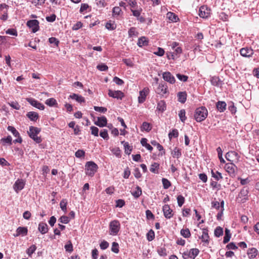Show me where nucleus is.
<instances>
[{"instance_id":"f257e3e1","label":"nucleus","mask_w":259,"mask_h":259,"mask_svg":"<svg viewBox=\"0 0 259 259\" xmlns=\"http://www.w3.org/2000/svg\"><path fill=\"white\" fill-rule=\"evenodd\" d=\"M208 115V111L205 107L197 108L195 111L194 118L197 122H201L205 119Z\"/></svg>"},{"instance_id":"f03ea898","label":"nucleus","mask_w":259,"mask_h":259,"mask_svg":"<svg viewBox=\"0 0 259 259\" xmlns=\"http://www.w3.org/2000/svg\"><path fill=\"white\" fill-rule=\"evenodd\" d=\"M98 166L93 161H88L85 165V174L90 177H93L97 171Z\"/></svg>"},{"instance_id":"7ed1b4c3","label":"nucleus","mask_w":259,"mask_h":259,"mask_svg":"<svg viewBox=\"0 0 259 259\" xmlns=\"http://www.w3.org/2000/svg\"><path fill=\"white\" fill-rule=\"evenodd\" d=\"M40 129L33 126H29V130L28 131V134L30 138L32 139L36 143H40L42 140L40 137L37 135L40 133Z\"/></svg>"},{"instance_id":"20e7f679","label":"nucleus","mask_w":259,"mask_h":259,"mask_svg":"<svg viewBox=\"0 0 259 259\" xmlns=\"http://www.w3.org/2000/svg\"><path fill=\"white\" fill-rule=\"evenodd\" d=\"M155 91L156 94L162 97H166L169 94L168 87L164 82L159 83Z\"/></svg>"},{"instance_id":"39448f33","label":"nucleus","mask_w":259,"mask_h":259,"mask_svg":"<svg viewBox=\"0 0 259 259\" xmlns=\"http://www.w3.org/2000/svg\"><path fill=\"white\" fill-rule=\"evenodd\" d=\"M120 225L117 220L111 221L109 224V234L113 236L116 235L119 231Z\"/></svg>"},{"instance_id":"423d86ee","label":"nucleus","mask_w":259,"mask_h":259,"mask_svg":"<svg viewBox=\"0 0 259 259\" xmlns=\"http://www.w3.org/2000/svg\"><path fill=\"white\" fill-rule=\"evenodd\" d=\"M249 188L244 187L239 193L237 197V201L239 202L244 203L248 199Z\"/></svg>"},{"instance_id":"0eeeda50","label":"nucleus","mask_w":259,"mask_h":259,"mask_svg":"<svg viewBox=\"0 0 259 259\" xmlns=\"http://www.w3.org/2000/svg\"><path fill=\"white\" fill-rule=\"evenodd\" d=\"M211 10L206 6H201L199 10V16L203 19H208L210 17Z\"/></svg>"},{"instance_id":"6e6552de","label":"nucleus","mask_w":259,"mask_h":259,"mask_svg":"<svg viewBox=\"0 0 259 259\" xmlns=\"http://www.w3.org/2000/svg\"><path fill=\"white\" fill-rule=\"evenodd\" d=\"M25 185V181L22 179H17L13 185V189L16 193L22 190Z\"/></svg>"},{"instance_id":"1a4fd4ad","label":"nucleus","mask_w":259,"mask_h":259,"mask_svg":"<svg viewBox=\"0 0 259 259\" xmlns=\"http://www.w3.org/2000/svg\"><path fill=\"white\" fill-rule=\"evenodd\" d=\"M7 129L9 131L11 132L15 137H17V139L13 141L14 143H21L22 142V139L19 133L14 126H8Z\"/></svg>"},{"instance_id":"9d476101","label":"nucleus","mask_w":259,"mask_h":259,"mask_svg":"<svg viewBox=\"0 0 259 259\" xmlns=\"http://www.w3.org/2000/svg\"><path fill=\"white\" fill-rule=\"evenodd\" d=\"M27 26L32 29L33 33L36 32L39 30V22L37 20H30L27 22Z\"/></svg>"},{"instance_id":"9b49d317","label":"nucleus","mask_w":259,"mask_h":259,"mask_svg":"<svg viewBox=\"0 0 259 259\" xmlns=\"http://www.w3.org/2000/svg\"><path fill=\"white\" fill-rule=\"evenodd\" d=\"M225 157L227 160L233 161L234 160H238L240 156L236 152L231 151L226 154Z\"/></svg>"},{"instance_id":"f8f14e48","label":"nucleus","mask_w":259,"mask_h":259,"mask_svg":"<svg viewBox=\"0 0 259 259\" xmlns=\"http://www.w3.org/2000/svg\"><path fill=\"white\" fill-rule=\"evenodd\" d=\"M26 100L31 105L38 109L44 110L45 109V106L33 98H28L26 99Z\"/></svg>"},{"instance_id":"ddd939ff","label":"nucleus","mask_w":259,"mask_h":259,"mask_svg":"<svg viewBox=\"0 0 259 259\" xmlns=\"http://www.w3.org/2000/svg\"><path fill=\"white\" fill-rule=\"evenodd\" d=\"M240 53L244 57L249 58L253 55L254 51L251 48L246 47L241 49Z\"/></svg>"},{"instance_id":"4468645a","label":"nucleus","mask_w":259,"mask_h":259,"mask_svg":"<svg viewBox=\"0 0 259 259\" xmlns=\"http://www.w3.org/2000/svg\"><path fill=\"white\" fill-rule=\"evenodd\" d=\"M109 96L113 98L121 100L124 97V94L120 91H112L111 90H108Z\"/></svg>"},{"instance_id":"2eb2a0df","label":"nucleus","mask_w":259,"mask_h":259,"mask_svg":"<svg viewBox=\"0 0 259 259\" xmlns=\"http://www.w3.org/2000/svg\"><path fill=\"white\" fill-rule=\"evenodd\" d=\"M149 93V89L148 88H144L142 91H140L139 97L138 98L139 103H143L146 100V96Z\"/></svg>"},{"instance_id":"dca6fc26","label":"nucleus","mask_w":259,"mask_h":259,"mask_svg":"<svg viewBox=\"0 0 259 259\" xmlns=\"http://www.w3.org/2000/svg\"><path fill=\"white\" fill-rule=\"evenodd\" d=\"M162 77L165 81L168 82L171 84H174L176 81L175 77L170 72L168 71L163 73Z\"/></svg>"},{"instance_id":"f3484780","label":"nucleus","mask_w":259,"mask_h":259,"mask_svg":"<svg viewBox=\"0 0 259 259\" xmlns=\"http://www.w3.org/2000/svg\"><path fill=\"white\" fill-rule=\"evenodd\" d=\"M95 124L99 127H104L107 125V120L105 116H103L98 117L97 121L95 122Z\"/></svg>"},{"instance_id":"a211bd4d","label":"nucleus","mask_w":259,"mask_h":259,"mask_svg":"<svg viewBox=\"0 0 259 259\" xmlns=\"http://www.w3.org/2000/svg\"><path fill=\"white\" fill-rule=\"evenodd\" d=\"M235 165L232 163L226 164L225 168L230 175H234L235 172Z\"/></svg>"},{"instance_id":"6ab92c4d","label":"nucleus","mask_w":259,"mask_h":259,"mask_svg":"<svg viewBox=\"0 0 259 259\" xmlns=\"http://www.w3.org/2000/svg\"><path fill=\"white\" fill-rule=\"evenodd\" d=\"M148 44L149 40L147 37L142 36L138 39L137 45L139 47H142L144 46H147Z\"/></svg>"},{"instance_id":"aec40b11","label":"nucleus","mask_w":259,"mask_h":259,"mask_svg":"<svg viewBox=\"0 0 259 259\" xmlns=\"http://www.w3.org/2000/svg\"><path fill=\"white\" fill-rule=\"evenodd\" d=\"M224 201H222L221 202V203H220L219 202L214 200L212 201L211 202V207L213 209H219V208H221V210H224Z\"/></svg>"},{"instance_id":"412c9836","label":"nucleus","mask_w":259,"mask_h":259,"mask_svg":"<svg viewBox=\"0 0 259 259\" xmlns=\"http://www.w3.org/2000/svg\"><path fill=\"white\" fill-rule=\"evenodd\" d=\"M26 116L30 120L32 121H36L39 117L38 113L33 111H30L27 112Z\"/></svg>"},{"instance_id":"4be33fe9","label":"nucleus","mask_w":259,"mask_h":259,"mask_svg":"<svg viewBox=\"0 0 259 259\" xmlns=\"http://www.w3.org/2000/svg\"><path fill=\"white\" fill-rule=\"evenodd\" d=\"M202 240V241L205 243L206 244H208L209 243V236L208 234V231L206 229H203L202 230V234L200 238Z\"/></svg>"},{"instance_id":"5701e85b","label":"nucleus","mask_w":259,"mask_h":259,"mask_svg":"<svg viewBox=\"0 0 259 259\" xmlns=\"http://www.w3.org/2000/svg\"><path fill=\"white\" fill-rule=\"evenodd\" d=\"M187 93L186 92H180L178 93V101L184 103L187 99Z\"/></svg>"},{"instance_id":"b1692460","label":"nucleus","mask_w":259,"mask_h":259,"mask_svg":"<svg viewBox=\"0 0 259 259\" xmlns=\"http://www.w3.org/2000/svg\"><path fill=\"white\" fill-rule=\"evenodd\" d=\"M69 98L73 100H76L77 102L80 103L85 102L84 98L82 96L76 94H72V95H70L69 96Z\"/></svg>"},{"instance_id":"393cba45","label":"nucleus","mask_w":259,"mask_h":259,"mask_svg":"<svg viewBox=\"0 0 259 259\" xmlns=\"http://www.w3.org/2000/svg\"><path fill=\"white\" fill-rule=\"evenodd\" d=\"M171 154L174 158H179L182 156V150L176 147L171 151Z\"/></svg>"},{"instance_id":"a878e982","label":"nucleus","mask_w":259,"mask_h":259,"mask_svg":"<svg viewBox=\"0 0 259 259\" xmlns=\"http://www.w3.org/2000/svg\"><path fill=\"white\" fill-rule=\"evenodd\" d=\"M257 250L254 247L249 248L247 251V255L249 258H254L257 254Z\"/></svg>"},{"instance_id":"bb28decb","label":"nucleus","mask_w":259,"mask_h":259,"mask_svg":"<svg viewBox=\"0 0 259 259\" xmlns=\"http://www.w3.org/2000/svg\"><path fill=\"white\" fill-rule=\"evenodd\" d=\"M38 229L39 232L42 234H46L48 231V226L47 224L43 222H41L39 224Z\"/></svg>"},{"instance_id":"cd10ccee","label":"nucleus","mask_w":259,"mask_h":259,"mask_svg":"<svg viewBox=\"0 0 259 259\" xmlns=\"http://www.w3.org/2000/svg\"><path fill=\"white\" fill-rule=\"evenodd\" d=\"M166 105L165 102L163 100H161L157 103V110L161 112H163L166 110Z\"/></svg>"},{"instance_id":"c85d7f7f","label":"nucleus","mask_w":259,"mask_h":259,"mask_svg":"<svg viewBox=\"0 0 259 259\" xmlns=\"http://www.w3.org/2000/svg\"><path fill=\"white\" fill-rule=\"evenodd\" d=\"M212 85L219 87L221 84V81L218 76H212L210 80Z\"/></svg>"},{"instance_id":"c756f323","label":"nucleus","mask_w":259,"mask_h":259,"mask_svg":"<svg viewBox=\"0 0 259 259\" xmlns=\"http://www.w3.org/2000/svg\"><path fill=\"white\" fill-rule=\"evenodd\" d=\"M217 108L221 112H224L226 108V103L224 101H219L217 103Z\"/></svg>"},{"instance_id":"7c9ffc66","label":"nucleus","mask_w":259,"mask_h":259,"mask_svg":"<svg viewBox=\"0 0 259 259\" xmlns=\"http://www.w3.org/2000/svg\"><path fill=\"white\" fill-rule=\"evenodd\" d=\"M132 194L135 198H138L142 194V189L139 186H137L135 189L132 191Z\"/></svg>"},{"instance_id":"2f4dec72","label":"nucleus","mask_w":259,"mask_h":259,"mask_svg":"<svg viewBox=\"0 0 259 259\" xmlns=\"http://www.w3.org/2000/svg\"><path fill=\"white\" fill-rule=\"evenodd\" d=\"M231 237V234L230 230L226 228L225 234V236L224 237L223 243L224 244L228 243L230 241Z\"/></svg>"},{"instance_id":"473e14b6","label":"nucleus","mask_w":259,"mask_h":259,"mask_svg":"<svg viewBox=\"0 0 259 259\" xmlns=\"http://www.w3.org/2000/svg\"><path fill=\"white\" fill-rule=\"evenodd\" d=\"M159 167V164L157 162H154L151 165L150 170L151 172L154 174L158 173V169Z\"/></svg>"},{"instance_id":"72a5a7b5","label":"nucleus","mask_w":259,"mask_h":259,"mask_svg":"<svg viewBox=\"0 0 259 259\" xmlns=\"http://www.w3.org/2000/svg\"><path fill=\"white\" fill-rule=\"evenodd\" d=\"M1 142L3 145H5L7 144L11 145L12 144V138L11 136H8L6 138H2Z\"/></svg>"},{"instance_id":"f704fd0d","label":"nucleus","mask_w":259,"mask_h":259,"mask_svg":"<svg viewBox=\"0 0 259 259\" xmlns=\"http://www.w3.org/2000/svg\"><path fill=\"white\" fill-rule=\"evenodd\" d=\"M179 117L182 122H185L187 119L185 109H181L179 112Z\"/></svg>"},{"instance_id":"c9c22d12","label":"nucleus","mask_w":259,"mask_h":259,"mask_svg":"<svg viewBox=\"0 0 259 259\" xmlns=\"http://www.w3.org/2000/svg\"><path fill=\"white\" fill-rule=\"evenodd\" d=\"M212 177L215 179L217 181H219L223 179V177L221 172L218 171H214L213 170H211Z\"/></svg>"},{"instance_id":"e433bc0d","label":"nucleus","mask_w":259,"mask_h":259,"mask_svg":"<svg viewBox=\"0 0 259 259\" xmlns=\"http://www.w3.org/2000/svg\"><path fill=\"white\" fill-rule=\"evenodd\" d=\"M121 143L123 144L125 153L128 155H130L132 150V148L130 146L128 143L125 142L124 141H122V142H121Z\"/></svg>"},{"instance_id":"4c0bfd02","label":"nucleus","mask_w":259,"mask_h":259,"mask_svg":"<svg viewBox=\"0 0 259 259\" xmlns=\"http://www.w3.org/2000/svg\"><path fill=\"white\" fill-rule=\"evenodd\" d=\"M45 103L50 107L55 106L57 105V102L54 98H50L47 99Z\"/></svg>"},{"instance_id":"58836bf2","label":"nucleus","mask_w":259,"mask_h":259,"mask_svg":"<svg viewBox=\"0 0 259 259\" xmlns=\"http://www.w3.org/2000/svg\"><path fill=\"white\" fill-rule=\"evenodd\" d=\"M167 17L172 22H177L179 20L178 17L175 14L171 12H168L167 14Z\"/></svg>"},{"instance_id":"ea45409f","label":"nucleus","mask_w":259,"mask_h":259,"mask_svg":"<svg viewBox=\"0 0 259 259\" xmlns=\"http://www.w3.org/2000/svg\"><path fill=\"white\" fill-rule=\"evenodd\" d=\"M199 250L197 248H192L190 249L189 253H190V258L194 259L198 254Z\"/></svg>"},{"instance_id":"a19ab883","label":"nucleus","mask_w":259,"mask_h":259,"mask_svg":"<svg viewBox=\"0 0 259 259\" xmlns=\"http://www.w3.org/2000/svg\"><path fill=\"white\" fill-rule=\"evenodd\" d=\"M131 11L133 13V15L137 18L141 15L142 9L141 8H139L137 10L136 9H131Z\"/></svg>"},{"instance_id":"79ce46f5","label":"nucleus","mask_w":259,"mask_h":259,"mask_svg":"<svg viewBox=\"0 0 259 259\" xmlns=\"http://www.w3.org/2000/svg\"><path fill=\"white\" fill-rule=\"evenodd\" d=\"M174 52L171 54V58L175 59V55H178L182 53V49L181 47H178L174 49Z\"/></svg>"},{"instance_id":"37998d69","label":"nucleus","mask_w":259,"mask_h":259,"mask_svg":"<svg viewBox=\"0 0 259 259\" xmlns=\"http://www.w3.org/2000/svg\"><path fill=\"white\" fill-rule=\"evenodd\" d=\"M162 183L163 185V188L165 189H167L170 187L171 186L170 182L166 178L162 179Z\"/></svg>"},{"instance_id":"c03bdc74","label":"nucleus","mask_w":259,"mask_h":259,"mask_svg":"<svg viewBox=\"0 0 259 259\" xmlns=\"http://www.w3.org/2000/svg\"><path fill=\"white\" fill-rule=\"evenodd\" d=\"M214 235L217 237H219L221 236H222L223 234V228L221 227H217L214 230Z\"/></svg>"},{"instance_id":"a18cd8bd","label":"nucleus","mask_w":259,"mask_h":259,"mask_svg":"<svg viewBox=\"0 0 259 259\" xmlns=\"http://www.w3.org/2000/svg\"><path fill=\"white\" fill-rule=\"evenodd\" d=\"M151 130V127L150 123L147 122H144L141 126L142 131H146L147 132H149Z\"/></svg>"},{"instance_id":"49530a36","label":"nucleus","mask_w":259,"mask_h":259,"mask_svg":"<svg viewBox=\"0 0 259 259\" xmlns=\"http://www.w3.org/2000/svg\"><path fill=\"white\" fill-rule=\"evenodd\" d=\"M179 136V132L177 129H174L171 132H169L168 134V137L170 140L172 139V138H177Z\"/></svg>"},{"instance_id":"de8ad7c7","label":"nucleus","mask_w":259,"mask_h":259,"mask_svg":"<svg viewBox=\"0 0 259 259\" xmlns=\"http://www.w3.org/2000/svg\"><path fill=\"white\" fill-rule=\"evenodd\" d=\"M217 151L218 152V157H219V159L220 160V162L221 163H225V160L224 159V158L222 157L223 151H222V149L221 148V147H219L217 148Z\"/></svg>"},{"instance_id":"09e8293b","label":"nucleus","mask_w":259,"mask_h":259,"mask_svg":"<svg viewBox=\"0 0 259 259\" xmlns=\"http://www.w3.org/2000/svg\"><path fill=\"white\" fill-rule=\"evenodd\" d=\"M181 234L185 238H189L191 236V233L188 229H182L181 231Z\"/></svg>"},{"instance_id":"8fccbe9b","label":"nucleus","mask_w":259,"mask_h":259,"mask_svg":"<svg viewBox=\"0 0 259 259\" xmlns=\"http://www.w3.org/2000/svg\"><path fill=\"white\" fill-rule=\"evenodd\" d=\"M64 248L65 249V250L69 252H71L73 250V245L70 241H68L67 244L65 245Z\"/></svg>"},{"instance_id":"3c124183","label":"nucleus","mask_w":259,"mask_h":259,"mask_svg":"<svg viewBox=\"0 0 259 259\" xmlns=\"http://www.w3.org/2000/svg\"><path fill=\"white\" fill-rule=\"evenodd\" d=\"M17 235L20 234L26 235L27 229L26 228L19 227L17 230Z\"/></svg>"},{"instance_id":"603ef678","label":"nucleus","mask_w":259,"mask_h":259,"mask_svg":"<svg viewBox=\"0 0 259 259\" xmlns=\"http://www.w3.org/2000/svg\"><path fill=\"white\" fill-rule=\"evenodd\" d=\"M155 234L152 230H150L147 234V238L149 241H151L154 239Z\"/></svg>"},{"instance_id":"864d4df0","label":"nucleus","mask_w":259,"mask_h":259,"mask_svg":"<svg viewBox=\"0 0 259 259\" xmlns=\"http://www.w3.org/2000/svg\"><path fill=\"white\" fill-rule=\"evenodd\" d=\"M111 152L116 157H120L121 156V151L118 147H115L111 149Z\"/></svg>"},{"instance_id":"5fc2aeb1","label":"nucleus","mask_w":259,"mask_h":259,"mask_svg":"<svg viewBox=\"0 0 259 259\" xmlns=\"http://www.w3.org/2000/svg\"><path fill=\"white\" fill-rule=\"evenodd\" d=\"M75 155L77 158H83L85 155V152L82 150H78L75 153Z\"/></svg>"},{"instance_id":"6e6d98bb","label":"nucleus","mask_w":259,"mask_h":259,"mask_svg":"<svg viewBox=\"0 0 259 259\" xmlns=\"http://www.w3.org/2000/svg\"><path fill=\"white\" fill-rule=\"evenodd\" d=\"M100 136L105 140H108L109 138L108 131L106 129H104L101 131Z\"/></svg>"},{"instance_id":"4d7b16f0","label":"nucleus","mask_w":259,"mask_h":259,"mask_svg":"<svg viewBox=\"0 0 259 259\" xmlns=\"http://www.w3.org/2000/svg\"><path fill=\"white\" fill-rule=\"evenodd\" d=\"M9 104L13 109H15L16 110H19L21 107L20 105L16 101L11 102V103H9Z\"/></svg>"},{"instance_id":"13d9d810","label":"nucleus","mask_w":259,"mask_h":259,"mask_svg":"<svg viewBox=\"0 0 259 259\" xmlns=\"http://www.w3.org/2000/svg\"><path fill=\"white\" fill-rule=\"evenodd\" d=\"M131 6V9H136L137 7V3L136 0H125Z\"/></svg>"},{"instance_id":"bf43d9fd","label":"nucleus","mask_w":259,"mask_h":259,"mask_svg":"<svg viewBox=\"0 0 259 259\" xmlns=\"http://www.w3.org/2000/svg\"><path fill=\"white\" fill-rule=\"evenodd\" d=\"M121 12V10L119 7H115L112 10L113 15L114 16H119Z\"/></svg>"},{"instance_id":"052dcab7","label":"nucleus","mask_w":259,"mask_h":259,"mask_svg":"<svg viewBox=\"0 0 259 259\" xmlns=\"http://www.w3.org/2000/svg\"><path fill=\"white\" fill-rule=\"evenodd\" d=\"M36 249V247L35 245H31L27 250V253L29 256H31L32 254L34 253V252Z\"/></svg>"},{"instance_id":"680f3d73","label":"nucleus","mask_w":259,"mask_h":259,"mask_svg":"<svg viewBox=\"0 0 259 259\" xmlns=\"http://www.w3.org/2000/svg\"><path fill=\"white\" fill-rule=\"evenodd\" d=\"M49 42L51 44H54L55 46H58L59 44V41L58 40V39L56 37H53L49 38Z\"/></svg>"},{"instance_id":"e2e57ef3","label":"nucleus","mask_w":259,"mask_h":259,"mask_svg":"<svg viewBox=\"0 0 259 259\" xmlns=\"http://www.w3.org/2000/svg\"><path fill=\"white\" fill-rule=\"evenodd\" d=\"M111 250L116 253H117L119 252L118 244L117 242H113L112 243Z\"/></svg>"},{"instance_id":"0e129e2a","label":"nucleus","mask_w":259,"mask_h":259,"mask_svg":"<svg viewBox=\"0 0 259 259\" xmlns=\"http://www.w3.org/2000/svg\"><path fill=\"white\" fill-rule=\"evenodd\" d=\"M176 76L180 80L183 82L187 81L188 78V77L187 75L181 74L179 73L177 74Z\"/></svg>"},{"instance_id":"69168bd1","label":"nucleus","mask_w":259,"mask_h":259,"mask_svg":"<svg viewBox=\"0 0 259 259\" xmlns=\"http://www.w3.org/2000/svg\"><path fill=\"white\" fill-rule=\"evenodd\" d=\"M97 68L100 71H105L108 70V67L104 64H100L97 66Z\"/></svg>"},{"instance_id":"338daca9","label":"nucleus","mask_w":259,"mask_h":259,"mask_svg":"<svg viewBox=\"0 0 259 259\" xmlns=\"http://www.w3.org/2000/svg\"><path fill=\"white\" fill-rule=\"evenodd\" d=\"M91 134L94 136L98 137L99 134V129L98 127L92 126L91 127Z\"/></svg>"},{"instance_id":"774afa93","label":"nucleus","mask_w":259,"mask_h":259,"mask_svg":"<svg viewBox=\"0 0 259 259\" xmlns=\"http://www.w3.org/2000/svg\"><path fill=\"white\" fill-rule=\"evenodd\" d=\"M106 28L110 30H114L116 28V26L113 23L107 22L105 25Z\"/></svg>"}]
</instances>
